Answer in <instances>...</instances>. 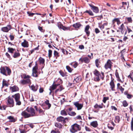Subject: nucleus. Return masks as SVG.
Masks as SVG:
<instances>
[{
  "instance_id": "f257e3e1",
  "label": "nucleus",
  "mask_w": 133,
  "mask_h": 133,
  "mask_svg": "<svg viewBox=\"0 0 133 133\" xmlns=\"http://www.w3.org/2000/svg\"><path fill=\"white\" fill-rule=\"evenodd\" d=\"M0 70L1 74L6 76H7L8 75H10L11 73L10 69L6 66H5V67H2L0 68Z\"/></svg>"
},
{
  "instance_id": "f03ea898",
  "label": "nucleus",
  "mask_w": 133,
  "mask_h": 133,
  "mask_svg": "<svg viewBox=\"0 0 133 133\" xmlns=\"http://www.w3.org/2000/svg\"><path fill=\"white\" fill-rule=\"evenodd\" d=\"M72 129L70 130L71 131L72 133H74L78 130H80L81 127L79 125L77 124H74L71 126Z\"/></svg>"
},
{
  "instance_id": "7ed1b4c3",
  "label": "nucleus",
  "mask_w": 133,
  "mask_h": 133,
  "mask_svg": "<svg viewBox=\"0 0 133 133\" xmlns=\"http://www.w3.org/2000/svg\"><path fill=\"white\" fill-rule=\"evenodd\" d=\"M93 73L96 77L94 78V80L96 82H99L100 79L99 76L100 77V72L97 70L95 69Z\"/></svg>"
},
{
  "instance_id": "20e7f679",
  "label": "nucleus",
  "mask_w": 133,
  "mask_h": 133,
  "mask_svg": "<svg viewBox=\"0 0 133 133\" xmlns=\"http://www.w3.org/2000/svg\"><path fill=\"white\" fill-rule=\"evenodd\" d=\"M11 97L9 96L8 98V103L7 105L8 106L10 107H13L14 105V101Z\"/></svg>"
},
{
  "instance_id": "39448f33",
  "label": "nucleus",
  "mask_w": 133,
  "mask_h": 133,
  "mask_svg": "<svg viewBox=\"0 0 133 133\" xmlns=\"http://www.w3.org/2000/svg\"><path fill=\"white\" fill-rule=\"evenodd\" d=\"M26 110L29 113H30L31 116H35L36 111L32 107L30 108L27 107L26 109Z\"/></svg>"
},
{
  "instance_id": "423d86ee",
  "label": "nucleus",
  "mask_w": 133,
  "mask_h": 133,
  "mask_svg": "<svg viewBox=\"0 0 133 133\" xmlns=\"http://www.w3.org/2000/svg\"><path fill=\"white\" fill-rule=\"evenodd\" d=\"M112 63L110 60L108 59L104 65V68L106 70L108 69H111L112 66Z\"/></svg>"
},
{
  "instance_id": "0eeeda50",
  "label": "nucleus",
  "mask_w": 133,
  "mask_h": 133,
  "mask_svg": "<svg viewBox=\"0 0 133 133\" xmlns=\"http://www.w3.org/2000/svg\"><path fill=\"white\" fill-rule=\"evenodd\" d=\"M57 26L59 29H62L64 31L70 30V28L69 27H65L60 22L58 23Z\"/></svg>"
},
{
  "instance_id": "6e6552de",
  "label": "nucleus",
  "mask_w": 133,
  "mask_h": 133,
  "mask_svg": "<svg viewBox=\"0 0 133 133\" xmlns=\"http://www.w3.org/2000/svg\"><path fill=\"white\" fill-rule=\"evenodd\" d=\"M68 119L67 118H64L62 116H59L57 118V121L59 122H62L63 123H65L66 121H68Z\"/></svg>"
},
{
  "instance_id": "1a4fd4ad",
  "label": "nucleus",
  "mask_w": 133,
  "mask_h": 133,
  "mask_svg": "<svg viewBox=\"0 0 133 133\" xmlns=\"http://www.w3.org/2000/svg\"><path fill=\"white\" fill-rule=\"evenodd\" d=\"M89 6L91 8V9L95 13H97L99 12V9L98 7L95 6L92 4H89Z\"/></svg>"
},
{
  "instance_id": "9d476101",
  "label": "nucleus",
  "mask_w": 133,
  "mask_h": 133,
  "mask_svg": "<svg viewBox=\"0 0 133 133\" xmlns=\"http://www.w3.org/2000/svg\"><path fill=\"white\" fill-rule=\"evenodd\" d=\"M11 29V26L10 25H7V26L2 28L1 30L4 32H7Z\"/></svg>"
},
{
  "instance_id": "9b49d317",
  "label": "nucleus",
  "mask_w": 133,
  "mask_h": 133,
  "mask_svg": "<svg viewBox=\"0 0 133 133\" xmlns=\"http://www.w3.org/2000/svg\"><path fill=\"white\" fill-rule=\"evenodd\" d=\"M74 104L75 107L77 108V110H78L81 109L83 107V105L79 103L78 102V101L74 102Z\"/></svg>"
},
{
  "instance_id": "f8f14e48",
  "label": "nucleus",
  "mask_w": 133,
  "mask_h": 133,
  "mask_svg": "<svg viewBox=\"0 0 133 133\" xmlns=\"http://www.w3.org/2000/svg\"><path fill=\"white\" fill-rule=\"evenodd\" d=\"M79 60L81 61L82 63L84 62L86 63H88L90 61V59L87 57L80 58Z\"/></svg>"
},
{
  "instance_id": "ddd939ff",
  "label": "nucleus",
  "mask_w": 133,
  "mask_h": 133,
  "mask_svg": "<svg viewBox=\"0 0 133 133\" xmlns=\"http://www.w3.org/2000/svg\"><path fill=\"white\" fill-rule=\"evenodd\" d=\"M21 115L25 118H28L31 117V115L30 114L28 113L25 111L22 112L21 113Z\"/></svg>"
},
{
  "instance_id": "4468645a",
  "label": "nucleus",
  "mask_w": 133,
  "mask_h": 133,
  "mask_svg": "<svg viewBox=\"0 0 133 133\" xmlns=\"http://www.w3.org/2000/svg\"><path fill=\"white\" fill-rule=\"evenodd\" d=\"M10 89L11 90V92L17 91L19 90V88L15 85H14L13 87L10 86Z\"/></svg>"
},
{
  "instance_id": "2eb2a0df",
  "label": "nucleus",
  "mask_w": 133,
  "mask_h": 133,
  "mask_svg": "<svg viewBox=\"0 0 133 133\" xmlns=\"http://www.w3.org/2000/svg\"><path fill=\"white\" fill-rule=\"evenodd\" d=\"M7 119H9V122H10L14 123L17 121V119L14 118L13 116H10L7 117Z\"/></svg>"
},
{
  "instance_id": "dca6fc26",
  "label": "nucleus",
  "mask_w": 133,
  "mask_h": 133,
  "mask_svg": "<svg viewBox=\"0 0 133 133\" xmlns=\"http://www.w3.org/2000/svg\"><path fill=\"white\" fill-rule=\"evenodd\" d=\"M11 97L15 99V101L20 99V96L19 93H18L12 95Z\"/></svg>"
},
{
  "instance_id": "f3484780",
  "label": "nucleus",
  "mask_w": 133,
  "mask_h": 133,
  "mask_svg": "<svg viewBox=\"0 0 133 133\" xmlns=\"http://www.w3.org/2000/svg\"><path fill=\"white\" fill-rule=\"evenodd\" d=\"M30 82V80L29 78H28L26 80H21V83L23 85H24L26 84L29 83Z\"/></svg>"
},
{
  "instance_id": "a211bd4d",
  "label": "nucleus",
  "mask_w": 133,
  "mask_h": 133,
  "mask_svg": "<svg viewBox=\"0 0 133 133\" xmlns=\"http://www.w3.org/2000/svg\"><path fill=\"white\" fill-rule=\"evenodd\" d=\"M81 80V77L80 76H79L77 77L75 76L74 77V82L75 83H78Z\"/></svg>"
},
{
  "instance_id": "6ab92c4d",
  "label": "nucleus",
  "mask_w": 133,
  "mask_h": 133,
  "mask_svg": "<svg viewBox=\"0 0 133 133\" xmlns=\"http://www.w3.org/2000/svg\"><path fill=\"white\" fill-rule=\"evenodd\" d=\"M90 125L94 128H95L98 126V125L97 121H94L90 123Z\"/></svg>"
},
{
  "instance_id": "aec40b11",
  "label": "nucleus",
  "mask_w": 133,
  "mask_h": 133,
  "mask_svg": "<svg viewBox=\"0 0 133 133\" xmlns=\"http://www.w3.org/2000/svg\"><path fill=\"white\" fill-rule=\"evenodd\" d=\"M21 45L24 47H28L29 46L28 42L26 40H24L23 42L21 43Z\"/></svg>"
},
{
  "instance_id": "412c9836",
  "label": "nucleus",
  "mask_w": 133,
  "mask_h": 133,
  "mask_svg": "<svg viewBox=\"0 0 133 133\" xmlns=\"http://www.w3.org/2000/svg\"><path fill=\"white\" fill-rule=\"evenodd\" d=\"M59 84H54V83L52 84V86L50 87L49 89V90H52V91L56 89L57 87L59 85Z\"/></svg>"
},
{
  "instance_id": "4be33fe9",
  "label": "nucleus",
  "mask_w": 133,
  "mask_h": 133,
  "mask_svg": "<svg viewBox=\"0 0 133 133\" xmlns=\"http://www.w3.org/2000/svg\"><path fill=\"white\" fill-rule=\"evenodd\" d=\"M110 84L111 86V90L112 91H114V89L115 88V85L113 80H111V82L110 83Z\"/></svg>"
},
{
  "instance_id": "5701e85b",
  "label": "nucleus",
  "mask_w": 133,
  "mask_h": 133,
  "mask_svg": "<svg viewBox=\"0 0 133 133\" xmlns=\"http://www.w3.org/2000/svg\"><path fill=\"white\" fill-rule=\"evenodd\" d=\"M20 56V53L18 52H15L14 53L13 55V57L14 58H17Z\"/></svg>"
},
{
  "instance_id": "b1692460",
  "label": "nucleus",
  "mask_w": 133,
  "mask_h": 133,
  "mask_svg": "<svg viewBox=\"0 0 133 133\" xmlns=\"http://www.w3.org/2000/svg\"><path fill=\"white\" fill-rule=\"evenodd\" d=\"M38 85H36V86L33 85L31 86V89L34 91H36L37 90V88Z\"/></svg>"
},
{
  "instance_id": "393cba45",
  "label": "nucleus",
  "mask_w": 133,
  "mask_h": 133,
  "mask_svg": "<svg viewBox=\"0 0 133 133\" xmlns=\"http://www.w3.org/2000/svg\"><path fill=\"white\" fill-rule=\"evenodd\" d=\"M82 25L80 24L79 23H77L75 24H74L73 25V26L75 28H79Z\"/></svg>"
},
{
  "instance_id": "a878e982",
  "label": "nucleus",
  "mask_w": 133,
  "mask_h": 133,
  "mask_svg": "<svg viewBox=\"0 0 133 133\" xmlns=\"http://www.w3.org/2000/svg\"><path fill=\"white\" fill-rule=\"evenodd\" d=\"M8 52L12 54L14 53V50H15V49H14L10 47L8 48Z\"/></svg>"
},
{
  "instance_id": "bb28decb",
  "label": "nucleus",
  "mask_w": 133,
  "mask_h": 133,
  "mask_svg": "<svg viewBox=\"0 0 133 133\" xmlns=\"http://www.w3.org/2000/svg\"><path fill=\"white\" fill-rule=\"evenodd\" d=\"M66 111L68 112V114L71 116H74L76 114V113L74 111L68 112V109L66 110Z\"/></svg>"
},
{
  "instance_id": "cd10ccee",
  "label": "nucleus",
  "mask_w": 133,
  "mask_h": 133,
  "mask_svg": "<svg viewBox=\"0 0 133 133\" xmlns=\"http://www.w3.org/2000/svg\"><path fill=\"white\" fill-rule=\"evenodd\" d=\"M39 62L41 64H42L44 65V59L41 57H40L39 59Z\"/></svg>"
},
{
  "instance_id": "c85d7f7f",
  "label": "nucleus",
  "mask_w": 133,
  "mask_h": 133,
  "mask_svg": "<svg viewBox=\"0 0 133 133\" xmlns=\"http://www.w3.org/2000/svg\"><path fill=\"white\" fill-rule=\"evenodd\" d=\"M120 121V117L119 116H117L115 117V123H119Z\"/></svg>"
},
{
  "instance_id": "c756f323",
  "label": "nucleus",
  "mask_w": 133,
  "mask_h": 133,
  "mask_svg": "<svg viewBox=\"0 0 133 133\" xmlns=\"http://www.w3.org/2000/svg\"><path fill=\"white\" fill-rule=\"evenodd\" d=\"M84 13H87L89 14V15L90 16H93L94 15V14L90 10H87L85 11Z\"/></svg>"
},
{
  "instance_id": "7c9ffc66",
  "label": "nucleus",
  "mask_w": 133,
  "mask_h": 133,
  "mask_svg": "<svg viewBox=\"0 0 133 133\" xmlns=\"http://www.w3.org/2000/svg\"><path fill=\"white\" fill-rule=\"evenodd\" d=\"M55 126L58 128H62V125L60 123H55Z\"/></svg>"
},
{
  "instance_id": "2f4dec72",
  "label": "nucleus",
  "mask_w": 133,
  "mask_h": 133,
  "mask_svg": "<svg viewBox=\"0 0 133 133\" xmlns=\"http://www.w3.org/2000/svg\"><path fill=\"white\" fill-rule=\"evenodd\" d=\"M59 73H60V74L63 77H64L67 76L66 73L63 72L62 70H60L59 71Z\"/></svg>"
},
{
  "instance_id": "473e14b6",
  "label": "nucleus",
  "mask_w": 133,
  "mask_h": 133,
  "mask_svg": "<svg viewBox=\"0 0 133 133\" xmlns=\"http://www.w3.org/2000/svg\"><path fill=\"white\" fill-rule=\"evenodd\" d=\"M61 114L62 116H66L67 115L66 111L64 110H62L61 111Z\"/></svg>"
},
{
  "instance_id": "72a5a7b5",
  "label": "nucleus",
  "mask_w": 133,
  "mask_h": 133,
  "mask_svg": "<svg viewBox=\"0 0 133 133\" xmlns=\"http://www.w3.org/2000/svg\"><path fill=\"white\" fill-rule=\"evenodd\" d=\"M99 63H100V62H99V59H96L95 61V63L96 66L97 68H98L99 66Z\"/></svg>"
},
{
  "instance_id": "f704fd0d",
  "label": "nucleus",
  "mask_w": 133,
  "mask_h": 133,
  "mask_svg": "<svg viewBox=\"0 0 133 133\" xmlns=\"http://www.w3.org/2000/svg\"><path fill=\"white\" fill-rule=\"evenodd\" d=\"M16 102V105H20L21 104V102L20 99L15 101Z\"/></svg>"
},
{
  "instance_id": "c9c22d12",
  "label": "nucleus",
  "mask_w": 133,
  "mask_h": 133,
  "mask_svg": "<svg viewBox=\"0 0 133 133\" xmlns=\"http://www.w3.org/2000/svg\"><path fill=\"white\" fill-rule=\"evenodd\" d=\"M94 107L97 109L98 108H103V106L102 105H98L97 104H96L94 106Z\"/></svg>"
},
{
  "instance_id": "e433bc0d",
  "label": "nucleus",
  "mask_w": 133,
  "mask_h": 133,
  "mask_svg": "<svg viewBox=\"0 0 133 133\" xmlns=\"http://www.w3.org/2000/svg\"><path fill=\"white\" fill-rule=\"evenodd\" d=\"M66 68L68 71L69 72H71L72 69L69 66H66Z\"/></svg>"
},
{
  "instance_id": "4c0bfd02",
  "label": "nucleus",
  "mask_w": 133,
  "mask_h": 133,
  "mask_svg": "<svg viewBox=\"0 0 133 133\" xmlns=\"http://www.w3.org/2000/svg\"><path fill=\"white\" fill-rule=\"evenodd\" d=\"M119 18H114L113 20L112 21L113 24H114L115 22H118V21H119Z\"/></svg>"
},
{
  "instance_id": "58836bf2",
  "label": "nucleus",
  "mask_w": 133,
  "mask_h": 133,
  "mask_svg": "<svg viewBox=\"0 0 133 133\" xmlns=\"http://www.w3.org/2000/svg\"><path fill=\"white\" fill-rule=\"evenodd\" d=\"M54 55L56 58H57V57L59 56V54L56 51H54Z\"/></svg>"
},
{
  "instance_id": "ea45409f",
  "label": "nucleus",
  "mask_w": 133,
  "mask_h": 133,
  "mask_svg": "<svg viewBox=\"0 0 133 133\" xmlns=\"http://www.w3.org/2000/svg\"><path fill=\"white\" fill-rule=\"evenodd\" d=\"M124 27V25L123 24H122L121 25V26L119 28V29L121 30V32L122 33V31H123Z\"/></svg>"
},
{
  "instance_id": "a19ab883",
  "label": "nucleus",
  "mask_w": 133,
  "mask_h": 133,
  "mask_svg": "<svg viewBox=\"0 0 133 133\" xmlns=\"http://www.w3.org/2000/svg\"><path fill=\"white\" fill-rule=\"evenodd\" d=\"M123 106L124 107H127L128 105V103L125 100H124L123 101Z\"/></svg>"
},
{
  "instance_id": "79ce46f5",
  "label": "nucleus",
  "mask_w": 133,
  "mask_h": 133,
  "mask_svg": "<svg viewBox=\"0 0 133 133\" xmlns=\"http://www.w3.org/2000/svg\"><path fill=\"white\" fill-rule=\"evenodd\" d=\"M52 51L49 49L48 50V57L50 58L52 56Z\"/></svg>"
},
{
  "instance_id": "37998d69",
  "label": "nucleus",
  "mask_w": 133,
  "mask_h": 133,
  "mask_svg": "<svg viewBox=\"0 0 133 133\" xmlns=\"http://www.w3.org/2000/svg\"><path fill=\"white\" fill-rule=\"evenodd\" d=\"M109 99V98L108 97H104L103 98V99L102 101L104 103H106V101L108 100Z\"/></svg>"
},
{
  "instance_id": "c03bdc74",
  "label": "nucleus",
  "mask_w": 133,
  "mask_h": 133,
  "mask_svg": "<svg viewBox=\"0 0 133 133\" xmlns=\"http://www.w3.org/2000/svg\"><path fill=\"white\" fill-rule=\"evenodd\" d=\"M38 28L39 30L42 32H44L45 31V30L43 29L42 27L39 26L38 27Z\"/></svg>"
},
{
  "instance_id": "a18cd8bd",
  "label": "nucleus",
  "mask_w": 133,
  "mask_h": 133,
  "mask_svg": "<svg viewBox=\"0 0 133 133\" xmlns=\"http://www.w3.org/2000/svg\"><path fill=\"white\" fill-rule=\"evenodd\" d=\"M115 75L116 77L118 79H120L118 72H117V70H116L115 72Z\"/></svg>"
},
{
  "instance_id": "49530a36",
  "label": "nucleus",
  "mask_w": 133,
  "mask_h": 133,
  "mask_svg": "<svg viewBox=\"0 0 133 133\" xmlns=\"http://www.w3.org/2000/svg\"><path fill=\"white\" fill-rule=\"evenodd\" d=\"M21 77L22 78H23L24 79H26L28 78H29L30 77V76H29L28 75H24V76L23 77L22 76Z\"/></svg>"
},
{
  "instance_id": "de8ad7c7",
  "label": "nucleus",
  "mask_w": 133,
  "mask_h": 133,
  "mask_svg": "<svg viewBox=\"0 0 133 133\" xmlns=\"http://www.w3.org/2000/svg\"><path fill=\"white\" fill-rule=\"evenodd\" d=\"M131 130L133 131V119H132L131 122Z\"/></svg>"
},
{
  "instance_id": "09e8293b",
  "label": "nucleus",
  "mask_w": 133,
  "mask_h": 133,
  "mask_svg": "<svg viewBox=\"0 0 133 133\" xmlns=\"http://www.w3.org/2000/svg\"><path fill=\"white\" fill-rule=\"evenodd\" d=\"M5 55L7 57L9 58L10 60L12 58H11L10 55L8 52H6L5 53Z\"/></svg>"
},
{
  "instance_id": "8fccbe9b",
  "label": "nucleus",
  "mask_w": 133,
  "mask_h": 133,
  "mask_svg": "<svg viewBox=\"0 0 133 133\" xmlns=\"http://www.w3.org/2000/svg\"><path fill=\"white\" fill-rule=\"evenodd\" d=\"M6 81L3 80L2 82V84L4 85V86L8 87V85L6 83Z\"/></svg>"
},
{
  "instance_id": "3c124183",
  "label": "nucleus",
  "mask_w": 133,
  "mask_h": 133,
  "mask_svg": "<svg viewBox=\"0 0 133 133\" xmlns=\"http://www.w3.org/2000/svg\"><path fill=\"white\" fill-rule=\"evenodd\" d=\"M127 19L128 21L130 23H132V20L131 17L127 18Z\"/></svg>"
},
{
  "instance_id": "603ef678",
  "label": "nucleus",
  "mask_w": 133,
  "mask_h": 133,
  "mask_svg": "<svg viewBox=\"0 0 133 133\" xmlns=\"http://www.w3.org/2000/svg\"><path fill=\"white\" fill-rule=\"evenodd\" d=\"M101 74L102 75L100 74V77L102 80H103L104 77V73L103 72H101Z\"/></svg>"
},
{
  "instance_id": "864d4df0",
  "label": "nucleus",
  "mask_w": 133,
  "mask_h": 133,
  "mask_svg": "<svg viewBox=\"0 0 133 133\" xmlns=\"http://www.w3.org/2000/svg\"><path fill=\"white\" fill-rule=\"evenodd\" d=\"M27 13L29 16H32L33 15L35 14L34 13H31L30 12L28 11L27 12Z\"/></svg>"
},
{
  "instance_id": "5fc2aeb1",
  "label": "nucleus",
  "mask_w": 133,
  "mask_h": 133,
  "mask_svg": "<svg viewBox=\"0 0 133 133\" xmlns=\"http://www.w3.org/2000/svg\"><path fill=\"white\" fill-rule=\"evenodd\" d=\"M127 96V98L129 99H131L133 97V95H132L129 94H128Z\"/></svg>"
},
{
  "instance_id": "6e6d98bb",
  "label": "nucleus",
  "mask_w": 133,
  "mask_h": 133,
  "mask_svg": "<svg viewBox=\"0 0 133 133\" xmlns=\"http://www.w3.org/2000/svg\"><path fill=\"white\" fill-rule=\"evenodd\" d=\"M89 28L90 26L89 25H87L85 28V31L89 30Z\"/></svg>"
},
{
  "instance_id": "4d7b16f0",
  "label": "nucleus",
  "mask_w": 133,
  "mask_h": 133,
  "mask_svg": "<svg viewBox=\"0 0 133 133\" xmlns=\"http://www.w3.org/2000/svg\"><path fill=\"white\" fill-rule=\"evenodd\" d=\"M9 37H10V40L11 41L13 40L14 39V36L13 35H10L9 36Z\"/></svg>"
},
{
  "instance_id": "13d9d810",
  "label": "nucleus",
  "mask_w": 133,
  "mask_h": 133,
  "mask_svg": "<svg viewBox=\"0 0 133 133\" xmlns=\"http://www.w3.org/2000/svg\"><path fill=\"white\" fill-rule=\"evenodd\" d=\"M85 32H86V34L88 36H89L90 34V31H85Z\"/></svg>"
},
{
  "instance_id": "bf43d9fd",
  "label": "nucleus",
  "mask_w": 133,
  "mask_h": 133,
  "mask_svg": "<svg viewBox=\"0 0 133 133\" xmlns=\"http://www.w3.org/2000/svg\"><path fill=\"white\" fill-rule=\"evenodd\" d=\"M95 31L96 34H98L100 32V31L97 28H96L95 29Z\"/></svg>"
},
{
  "instance_id": "052dcab7",
  "label": "nucleus",
  "mask_w": 133,
  "mask_h": 133,
  "mask_svg": "<svg viewBox=\"0 0 133 133\" xmlns=\"http://www.w3.org/2000/svg\"><path fill=\"white\" fill-rule=\"evenodd\" d=\"M44 91L43 89L42 88H40L39 89V92L40 93H42Z\"/></svg>"
},
{
  "instance_id": "680f3d73",
  "label": "nucleus",
  "mask_w": 133,
  "mask_h": 133,
  "mask_svg": "<svg viewBox=\"0 0 133 133\" xmlns=\"http://www.w3.org/2000/svg\"><path fill=\"white\" fill-rule=\"evenodd\" d=\"M112 110H115L116 111L117 110V108L115 106H112L111 107Z\"/></svg>"
},
{
  "instance_id": "e2e57ef3",
  "label": "nucleus",
  "mask_w": 133,
  "mask_h": 133,
  "mask_svg": "<svg viewBox=\"0 0 133 133\" xmlns=\"http://www.w3.org/2000/svg\"><path fill=\"white\" fill-rule=\"evenodd\" d=\"M119 88L120 89L121 91L122 92H123V91H124V89L121 86L119 87Z\"/></svg>"
},
{
  "instance_id": "0e129e2a",
  "label": "nucleus",
  "mask_w": 133,
  "mask_h": 133,
  "mask_svg": "<svg viewBox=\"0 0 133 133\" xmlns=\"http://www.w3.org/2000/svg\"><path fill=\"white\" fill-rule=\"evenodd\" d=\"M79 48L81 49H84V46L83 45H80L79 46Z\"/></svg>"
},
{
  "instance_id": "69168bd1",
  "label": "nucleus",
  "mask_w": 133,
  "mask_h": 133,
  "mask_svg": "<svg viewBox=\"0 0 133 133\" xmlns=\"http://www.w3.org/2000/svg\"><path fill=\"white\" fill-rule=\"evenodd\" d=\"M122 4L123 6H125V7L127 6V4L126 2H122Z\"/></svg>"
},
{
  "instance_id": "338daca9",
  "label": "nucleus",
  "mask_w": 133,
  "mask_h": 133,
  "mask_svg": "<svg viewBox=\"0 0 133 133\" xmlns=\"http://www.w3.org/2000/svg\"><path fill=\"white\" fill-rule=\"evenodd\" d=\"M78 65V63L77 62H75L74 63V64L73 65V66L74 68H76Z\"/></svg>"
},
{
  "instance_id": "774afa93",
  "label": "nucleus",
  "mask_w": 133,
  "mask_h": 133,
  "mask_svg": "<svg viewBox=\"0 0 133 133\" xmlns=\"http://www.w3.org/2000/svg\"><path fill=\"white\" fill-rule=\"evenodd\" d=\"M93 55V54L92 53H91V55H88V56L90 58V59H92L93 57L92 55Z\"/></svg>"
}]
</instances>
